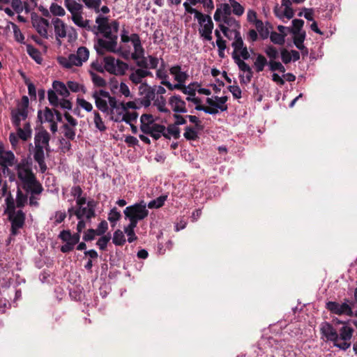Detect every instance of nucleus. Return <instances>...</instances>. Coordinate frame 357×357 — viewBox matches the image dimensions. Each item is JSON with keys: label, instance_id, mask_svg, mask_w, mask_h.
<instances>
[{"label": "nucleus", "instance_id": "f257e3e1", "mask_svg": "<svg viewBox=\"0 0 357 357\" xmlns=\"http://www.w3.org/2000/svg\"><path fill=\"white\" fill-rule=\"evenodd\" d=\"M19 180L21 183L22 188L25 192L30 194L28 197L29 204L31 206L38 207L39 203L36 195H40L44 188L40 181L37 179L36 174L33 171L24 170L19 172Z\"/></svg>", "mask_w": 357, "mask_h": 357}, {"label": "nucleus", "instance_id": "f03ea898", "mask_svg": "<svg viewBox=\"0 0 357 357\" xmlns=\"http://www.w3.org/2000/svg\"><path fill=\"white\" fill-rule=\"evenodd\" d=\"M6 208L5 213L8 215V220L11 222V234L14 236L18 234V230L23 227L25 222L26 215L22 210L16 211L15 199L9 192L5 199Z\"/></svg>", "mask_w": 357, "mask_h": 357}, {"label": "nucleus", "instance_id": "7ed1b4c3", "mask_svg": "<svg viewBox=\"0 0 357 357\" xmlns=\"http://www.w3.org/2000/svg\"><path fill=\"white\" fill-rule=\"evenodd\" d=\"M31 162H29L27 158H22L18 162L17 158L11 151L7 152L1 153L0 155V167L1 170L15 167V169L17 172V176L19 178V172L24 170L33 171L31 167Z\"/></svg>", "mask_w": 357, "mask_h": 357}, {"label": "nucleus", "instance_id": "20e7f679", "mask_svg": "<svg viewBox=\"0 0 357 357\" xmlns=\"http://www.w3.org/2000/svg\"><path fill=\"white\" fill-rule=\"evenodd\" d=\"M29 100L27 96H24L21 102L17 104V108L10 111V119L14 126H21V121L26 120L28 116V107Z\"/></svg>", "mask_w": 357, "mask_h": 357}, {"label": "nucleus", "instance_id": "39448f33", "mask_svg": "<svg viewBox=\"0 0 357 357\" xmlns=\"http://www.w3.org/2000/svg\"><path fill=\"white\" fill-rule=\"evenodd\" d=\"M126 219H136L142 220L149 215L146 204L144 201L127 206L124 211Z\"/></svg>", "mask_w": 357, "mask_h": 357}, {"label": "nucleus", "instance_id": "423d86ee", "mask_svg": "<svg viewBox=\"0 0 357 357\" xmlns=\"http://www.w3.org/2000/svg\"><path fill=\"white\" fill-rule=\"evenodd\" d=\"M59 238L66 243L61 247V252L63 253H68L73 250L75 245L79 242L80 236L78 234H71L70 230H62Z\"/></svg>", "mask_w": 357, "mask_h": 357}, {"label": "nucleus", "instance_id": "0eeeda50", "mask_svg": "<svg viewBox=\"0 0 357 357\" xmlns=\"http://www.w3.org/2000/svg\"><path fill=\"white\" fill-rule=\"evenodd\" d=\"M117 41L105 40L98 38L95 42L94 48L97 54L100 56L105 54V52H119L120 50H116Z\"/></svg>", "mask_w": 357, "mask_h": 357}, {"label": "nucleus", "instance_id": "6e6552de", "mask_svg": "<svg viewBox=\"0 0 357 357\" xmlns=\"http://www.w3.org/2000/svg\"><path fill=\"white\" fill-rule=\"evenodd\" d=\"M232 59L236 64L238 66L239 70L243 73H246L245 77L243 75H240V82L241 84H248L251 82L253 77V71L250 66L246 63L243 60L240 59L238 54H232Z\"/></svg>", "mask_w": 357, "mask_h": 357}, {"label": "nucleus", "instance_id": "1a4fd4ad", "mask_svg": "<svg viewBox=\"0 0 357 357\" xmlns=\"http://www.w3.org/2000/svg\"><path fill=\"white\" fill-rule=\"evenodd\" d=\"M354 329L351 327L344 326L340 329L339 340H342V342L337 341L335 344V347L346 351L351 347L350 340L353 336Z\"/></svg>", "mask_w": 357, "mask_h": 357}, {"label": "nucleus", "instance_id": "9d476101", "mask_svg": "<svg viewBox=\"0 0 357 357\" xmlns=\"http://www.w3.org/2000/svg\"><path fill=\"white\" fill-rule=\"evenodd\" d=\"M326 308L331 313L335 314H346L349 317H352L354 315L351 307L347 303L340 304L335 301H328L326 303Z\"/></svg>", "mask_w": 357, "mask_h": 357}, {"label": "nucleus", "instance_id": "9b49d317", "mask_svg": "<svg viewBox=\"0 0 357 357\" xmlns=\"http://www.w3.org/2000/svg\"><path fill=\"white\" fill-rule=\"evenodd\" d=\"M321 334L326 338L327 341H331L335 344L339 341V335L336 330L333 328L332 324L327 321L323 322L320 326Z\"/></svg>", "mask_w": 357, "mask_h": 357}, {"label": "nucleus", "instance_id": "f8f14e48", "mask_svg": "<svg viewBox=\"0 0 357 357\" xmlns=\"http://www.w3.org/2000/svg\"><path fill=\"white\" fill-rule=\"evenodd\" d=\"M165 131H166V127L159 123L153 124L151 127L144 126L142 128V132L144 134L150 135L155 140L159 139Z\"/></svg>", "mask_w": 357, "mask_h": 357}, {"label": "nucleus", "instance_id": "ddd939ff", "mask_svg": "<svg viewBox=\"0 0 357 357\" xmlns=\"http://www.w3.org/2000/svg\"><path fill=\"white\" fill-rule=\"evenodd\" d=\"M33 158L35 161L38 164L41 173H45L47 169V167L45 160V152L43 145H35Z\"/></svg>", "mask_w": 357, "mask_h": 357}, {"label": "nucleus", "instance_id": "4468645a", "mask_svg": "<svg viewBox=\"0 0 357 357\" xmlns=\"http://www.w3.org/2000/svg\"><path fill=\"white\" fill-rule=\"evenodd\" d=\"M169 104L175 113H186L188 112L186 103L179 95L170 97Z\"/></svg>", "mask_w": 357, "mask_h": 357}, {"label": "nucleus", "instance_id": "2eb2a0df", "mask_svg": "<svg viewBox=\"0 0 357 357\" xmlns=\"http://www.w3.org/2000/svg\"><path fill=\"white\" fill-rule=\"evenodd\" d=\"M132 45L134 47V52L130 55L132 59L137 61L144 55V49L142 45L139 36L137 33H132Z\"/></svg>", "mask_w": 357, "mask_h": 357}, {"label": "nucleus", "instance_id": "dca6fc26", "mask_svg": "<svg viewBox=\"0 0 357 357\" xmlns=\"http://www.w3.org/2000/svg\"><path fill=\"white\" fill-rule=\"evenodd\" d=\"M52 24L54 25L56 40L58 43L61 45V41L59 40V38H63L67 36L66 25L59 18L53 19Z\"/></svg>", "mask_w": 357, "mask_h": 357}, {"label": "nucleus", "instance_id": "f3484780", "mask_svg": "<svg viewBox=\"0 0 357 357\" xmlns=\"http://www.w3.org/2000/svg\"><path fill=\"white\" fill-rule=\"evenodd\" d=\"M21 185H17L16 192V200L15 201V208H22L25 206L28 202V193H24Z\"/></svg>", "mask_w": 357, "mask_h": 357}, {"label": "nucleus", "instance_id": "a211bd4d", "mask_svg": "<svg viewBox=\"0 0 357 357\" xmlns=\"http://www.w3.org/2000/svg\"><path fill=\"white\" fill-rule=\"evenodd\" d=\"M171 75H174V79L178 82H185L188 77L186 73L181 71V66L176 65L169 69Z\"/></svg>", "mask_w": 357, "mask_h": 357}, {"label": "nucleus", "instance_id": "6ab92c4d", "mask_svg": "<svg viewBox=\"0 0 357 357\" xmlns=\"http://www.w3.org/2000/svg\"><path fill=\"white\" fill-rule=\"evenodd\" d=\"M52 87L54 91L59 93L63 98H67L70 96L67 84L66 85L63 82L60 81H54L52 83Z\"/></svg>", "mask_w": 357, "mask_h": 357}, {"label": "nucleus", "instance_id": "aec40b11", "mask_svg": "<svg viewBox=\"0 0 357 357\" xmlns=\"http://www.w3.org/2000/svg\"><path fill=\"white\" fill-rule=\"evenodd\" d=\"M64 3L65 6L72 14V16H73V15L82 13V5L76 2L75 0H65Z\"/></svg>", "mask_w": 357, "mask_h": 357}, {"label": "nucleus", "instance_id": "412c9836", "mask_svg": "<svg viewBox=\"0 0 357 357\" xmlns=\"http://www.w3.org/2000/svg\"><path fill=\"white\" fill-rule=\"evenodd\" d=\"M72 20L78 26L84 28L87 31H93L92 27L89 25V20H84L82 13H77L72 16Z\"/></svg>", "mask_w": 357, "mask_h": 357}, {"label": "nucleus", "instance_id": "4be33fe9", "mask_svg": "<svg viewBox=\"0 0 357 357\" xmlns=\"http://www.w3.org/2000/svg\"><path fill=\"white\" fill-rule=\"evenodd\" d=\"M96 23L98 24V26H93V27H92L93 31L94 29H97L98 32L100 33L111 29L107 17H102L101 15L98 16L96 19Z\"/></svg>", "mask_w": 357, "mask_h": 357}, {"label": "nucleus", "instance_id": "5701e85b", "mask_svg": "<svg viewBox=\"0 0 357 357\" xmlns=\"http://www.w3.org/2000/svg\"><path fill=\"white\" fill-rule=\"evenodd\" d=\"M50 135L48 132L45 130H43L38 133L36 134L34 137L35 145L41 144V145H47V143L50 142Z\"/></svg>", "mask_w": 357, "mask_h": 357}, {"label": "nucleus", "instance_id": "b1692460", "mask_svg": "<svg viewBox=\"0 0 357 357\" xmlns=\"http://www.w3.org/2000/svg\"><path fill=\"white\" fill-rule=\"evenodd\" d=\"M27 54L31 57L37 63L40 64L43 61L40 52L34 47L33 45H26Z\"/></svg>", "mask_w": 357, "mask_h": 357}, {"label": "nucleus", "instance_id": "393cba45", "mask_svg": "<svg viewBox=\"0 0 357 357\" xmlns=\"http://www.w3.org/2000/svg\"><path fill=\"white\" fill-rule=\"evenodd\" d=\"M116 60L112 56L104 57V68L110 74H115Z\"/></svg>", "mask_w": 357, "mask_h": 357}, {"label": "nucleus", "instance_id": "a878e982", "mask_svg": "<svg viewBox=\"0 0 357 357\" xmlns=\"http://www.w3.org/2000/svg\"><path fill=\"white\" fill-rule=\"evenodd\" d=\"M231 46L234 47L232 54H238L237 52L245 47L241 33L237 30L234 31V41L231 43Z\"/></svg>", "mask_w": 357, "mask_h": 357}, {"label": "nucleus", "instance_id": "bb28decb", "mask_svg": "<svg viewBox=\"0 0 357 357\" xmlns=\"http://www.w3.org/2000/svg\"><path fill=\"white\" fill-rule=\"evenodd\" d=\"M213 29V22L212 20H210L208 23H206L204 25L202 30L199 31L201 36L204 37L206 40L210 41L212 40V31Z\"/></svg>", "mask_w": 357, "mask_h": 357}, {"label": "nucleus", "instance_id": "cd10ccee", "mask_svg": "<svg viewBox=\"0 0 357 357\" xmlns=\"http://www.w3.org/2000/svg\"><path fill=\"white\" fill-rule=\"evenodd\" d=\"M266 65H268L266 58L264 55L259 54L254 62L256 71L257 73L262 72Z\"/></svg>", "mask_w": 357, "mask_h": 357}, {"label": "nucleus", "instance_id": "c85d7f7f", "mask_svg": "<svg viewBox=\"0 0 357 357\" xmlns=\"http://www.w3.org/2000/svg\"><path fill=\"white\" fill-rule=\"evenodd\" d=\"M92 97L95 99L96 107L102 112H106L108 110V105L105 100L98 96V91H95Z\"/></svg>", "mask_w": 357, "mask_h": 357}, {"label": "nucleus", "instance_id": "c756f323", "mask_svg": "<svg viewBox=\"0 0 357 357\" xmlns=\"http://www.w3.org/2000/svg\"><path fill=\"white\" fill-rule=\"evenodd\" d=\"M31 21L33 26L36 29L40 36L44 38H48L47 29L40 23H38V20L34 17L33 15L31 16Z\"/></svg>", "mask_w": 357, "mask_h": 357}, {"label": "nucleus", "instance_id": "7c9ffc66", "mask_svg": "<svg viewBox=\"0 0 357 357\" xmlns=\"http://www.w3.org/2000/svg\"><path fill=\"white\" fill-rule=\"evenodd\" d=\"M304 25V21L300 19H294L292 20V27L288 28L289 32L292 34H298L303 33L301 30Z\"/></svg>", "mask_w": 357, "mask_h": 357}, {"label": "nucleus", "instance_id": "2f4dec72", "mask_svg": "<svg viewBox=\"0 0 357 357\" xmlns=\"http://www.w3.org/2000/svg\"><path fill=\"white\" fill-rule=\"evenodd\" d=\"M294 35V43L295 46L300 50H303L305 49L303 43L305 40L306 33L305 31H303V33L298 34H293Z\"/></svg>", "mask_w": 357, "mask_h": 357}, {"label": "nucleus", "instance_id": "473e14b6", "mask_svg": "<svg viewBox=\"0 0 357 357\" xmlns=\"http://www.w3.org/2000/svg\"><path fill=\"white\" fill-rule=\"evenodd\" d=\"M126 240L123 232L121 229H116L113 234L112 242L115 245L122 246Z\"/></svg>", "mask_w": 357, "mask_h": 357}, {"label": "nucleus", "instance_id": "72a5a7b5", "mask_svg": "<svg viewBox=\"0 0 357 357\" xmlns=\"http://www.w3.org/2000/svg\"><path fill=\"white\" fill-rule=\"evenodd\" d=\"M138 114L136 112H126L122 116V118L119 117L116 119H114L115 122H121L125 121L126 123L130 124L131 122L135 121L137 119Z\"/></svg>", "mask_w": 357, "mask_h": 357}, {"label": "nucleus", "instance_id": "f704fd0d", "mask_svg": "<svg viewBox=\"0 0 357 357\" xmlns=\"http://www.w3.org/2000/svg\"><path fill=\"white\" fill-rule=\"evenodd\" d=\"M153 105L156 106L158 111L160 112L166 113L168 114H170V110L166 107V100L162 96L157 98V99L153 102Z\"/></svg>", "mask_w": 357, "mask_h": 357}, {"label": "nucleus", "instance_id": "c9c22d12", "mask_svg": "<svg viewBox=\"0 0 357 357\" xmlns=\"http://www.w3.org/2000/svg\"><path fill=\"white\" fill-rule=\"evenodd\" d=\"M287 33H278L275 31H272L270 34V39L274 44L282 45L285 43V38Z\"/></svg>", "mask_w": 357, "mask_h": 357}, {"label": "nucleus", "instance_id": "e433bc0d", "mask_svg": "<svg viewBox=\"0 0 357 357\" xmlns=\"http://www.w3.org/2000/svg\"><path fill=\"white\" fill-rule=\"evenodd\" d=\"M155 119L153 116L151 114H144L140 117V130L144 126L151 127L153 124H155Z\"/></svg>", "mask_w": 357, "mask_h": 357}, {"label": "nucleus", "instance_id": "4c0bfd02", "mask_svg": "<svg viewBox=\"0 0 357 357\" xmlns=\"http://www.w3.org/2000/svg\"><path fill=\"white\" fill-rule=\"evenodd\" d=\"M143 78H144V69L142 68L136 69L135 71L129 76L130 80L135 84H140Z\"/></svg>", "mask_w": 357, "mask_h": 357}, {"label": "nucleus", "instance_id": "58836bf2", "mask_svg": "<svg viewBox=\"0 0 357 357\" xmlns=\"http://www.w3.org/2000/svg\"><path fill=\"white\" fill-rule=\"evenodd\" d=\"M167 195H161L156 198L155 199L151 201L148 204L147 206L149 208H159L164 205L165 202L167 200Z\"/></svg>", "mask_w": 357, "mask_h": 357}, {"label": "nucleus", "instance_id": "ea45409f", "mask_svg": "<svg viewBox=\"0 0 357 357\" xmlns=\"http://www.w3.org/2000/svg\"><path fill=\"white\" fill-rule=\"evenodd\" d=\"M255 25L262 39H266L268 37L270 34L269 30L266 26L264 25V23L261 20L257 21L256 24Z\"/></svg>", "mask_w": 357, "mask_h": 357}, {"label": "nucleus", "instance_id": "a19ab883", "mask_svg": "<svg viewBox=\"0 0 357 357\" xmlns=\"http://www.w3.org/2000/svg\"><path fill=\"white\" fill-rule=\"evenodd\" d=\"M197 130L195 128L187 126L185 128L183 136L187 140H196L199 138Z\"/></svg>", "mask_w": 357, "mask_h": 357}, {"label": "nucleus", "instance_id": "79ce46f5", "mask_svg": "<svg viewBox=\"0 0 357 357\" xmlns=\"http://www.w3.org/2000/svg\"><path fill=\"white\" fill-rule=\"evenodd\" d=\"M121 218V214L120 211L117 210L116 207H114L112 208L108 213V220L112 223L115 224L117 221H119ZM114 225H112V227H114Z\"/></svg>", "mask_w": 357, "mask_h": 357}, {"label": "nucleus", "instance_id": "37998d69", "mask_svg": "<svg viewBox=\"0 0 357 357\" xmlns=\"http://www.w3.org/2000/svg\"><path fill=\"white\" fill-rule=\"evenodd\" d=\"M67 86L68 89V91H71L72 92L77 93L79 91L83 92L84 93H86V90L84 86L80 85L79 83L73 81H68L67 82Z\"/></svg>", "mask_w": 357, "mask_h": 357}, {"label": "nucleus", "instance_id": "c03bdc74", "mask_svg": "<svg viewBox=\"0 0 357 357\" xmlns=\"http://www.w3.org/2000/svg\"><path fill=\"white\" fill-rule=\"evenodd\" d=\"M93 115H94V123L96 126V128L98 129L100 131H105L107 128L105 126L104 122L102 121V119L98 111H93Z\"/></svg>", "mask_w": 357, "mask_h": 357}, {"label": "nucleus", "instance_id": "a18cd8bd", "mask_svg": "<svg viewBox=\"0 0 357 357\" xmlns=\"http://www.w3.org/2000/svg\"><path fill=\"white\" fill-rule=\"evenodd\" d=\"M128 69V65L119 60H116V71L115 74L116 75H123L126 73V71Z\"/></svg>", "mask_w": 357, "mask_h": 357}, {"label": "nucleus", "instance_id": "49530a36", "mask_svg": "<svg viewBox=\"0 0 357 357\" xmlns=\"http://www.w3.org/2000/svg\"><path fill=\"white\" fill-rule=\"evenodd\" d=\"M195 18L197 20L198 23L202 26H204L206 23H208L210 20H212L209 15H204L199 10L195 13Z\"/></svg>", "mask_w": 357, "mask_h": 357}, {"label": "nucleus", "instance_id": "de8ad7c7", "mask_svg": "<svg viewBox=\"0 0 357 357\" xmlns=\"http://www.w3.org/2000/svg\"><path fill=\"white\" fill-rule=\"evenodd\" d=\"M76 54L79 59H81L82 63H83V62L86 61L89 59V50L86 47L82 46L77 49Z\"/></svg>", "mask_w": 357, "mask_h": 357}, {"label": "nucleus", "instance_id": "09e8293b", "mask_svg": "<svg viewBox=\"0 0 357 357\" xmlns=\"http://www.w3.org/2000/svg\"><path fill=\"white\" fill-rule=\"evenodd\" d=\"M47 98H48L50 104L52 106L55 107L59 106V100L58 96L54 89L48 90Z\"/></svg>", "mask_w": 357, "mask_h": 357}, {"label": "nucleus", "instance_id": "8fccbe9b", "mask_svg": "<svg viewBox=\"0 0 357 357\" xmlns=\"http://www.w3.org/2000/svg\"><path fill=\"white\" fill-rule=\"evenodd\" d=\"M268 66L270 70L273 72L278 70L281 73H284L286 70L284 66L280 61L270 60L268 61Z\"/></svg>", "mask_w": 357, "mask_h": 357}, {"label": "nucleus", "instance_id": "3c124183", "mask_svg": "<svg viewBox=\"0 0 357 357\" xmlns=\"http://www.w3.org/2000/svg\"><path fill=\"white\" fill-rule=\"evenodd\" d=\"M110 239H111V236L109 234H107V235H104L102 237H100L98 240L96 245L98 246L100 250H106L107 243H109Z\"/></svg>", "mask_w": 357, "mask_h": 357}, {"label": "nucleus", "instance_id": "603ef678", "mask_svg": "<svg viewBox=\"0 0 357 357\" xmlns=\"http://www.w3.org/2000/svg\"><path fill=\"white\" fill-rule=\"evenodd\" d=\"M12 27L13 29L14 37L16 41L24 44V36L21 32L18 26L14 23H12Z\"/></svg>", "mask_w": 357, "mask_h": 357}, {"label": "nucleus", "instance_id": "864d4df0", "mask_svg": "<svg viewBox=\"0 0 357 357\" xmlns=\"http://www.w3.org/2000/svg\"><path fill=\"white\" fill-rule=\"evenodd\" d=\"M166 131L170 133L174 139H178L180 138L181 130L174 123L169 124L167 127H166Z\"/></svg>", "mask_w": 357, "mask_h": 357}, {"label": "nucleus", "instance_id": "5fc2aeb1", "mask_svg": "<svg viewBox=\"0 0 357 357\" xmlns=\"http://www.w3.org/2000/svg\"><path fill=\"white\" fill-rule=\"evenodd\" d=\"M265 53L270 60L275 61V59H278L279 56L278 50L272 45H269L266 48Z\"/></svg>", "mask_w": 357, "mask_h": 357}, {"label": "nucleus", "instance_id": "6e6d98bb", "mask_svg": "<svg viewBox=\"0 0 357 357\" xmlns=\"http://www.w3.org/2000/svg\"><path fill=\"white\" fill-rule=\"evenodd\" d=\"M229 3H231V6L233 8L232 12L238 15L241 16L244 13V8L236 1L235 0H229Z\"/></svg>", "mask_w": 357, "mask_h": 357}, {"label": "nucleus", "instance_id": "4d7b16f0", "mask_svg": "<svg viewBox=\"0 0 357 357\" xmlns=\"http://www.w3.org/2000/svg\"><path fill=\"white\" fill-rule=\"evenodd\" d=\"M50 12L56 16H63L66 13L65 10L59 5L53 3L50 8Z\"/></svg>", "mask_w": 357, "mask_h": 357}, {"label": "nucleus", "instance_id": "13d9d810", "mask_svg": "<svg viewBox=\"0 0 357 357\" xmlns=\"http://www.w3.org/2000/svg\"><path fill=\"white\" fill-rule=\"evenodd\" d=\"M62 128L64 129V136L70 139L73 140L75 137V131L73 128H72L68 124L65 123L63 125Z\"/></svg>", "mask_w": 357, "mask_h": 357}, {"label": "nucleus", "instance_id": "bf43d9fd", "mask_svg": "<svg viewBox=\"0 0 357 357\" xmlns=\"http://www.w3.org/2000/svg\"><path fill=\"white\" fill-rule=\"evenodd\" d=\"M92 77V81L94 84L99 87H105L107 85L106 81L100 76L96 75L94 73H91Z\"/></svg>", "mask_w": 357, "mask_h": 357}, {"label": "nucleus", "instance_id": "052dcab7", "mask_svg": "<svg viewBox=\"0 0 357 357\" xmlns=\"http://www.w3.org/2000/svg\"><path fill=\"white\" fill-rule=\"evenodd\" d=\"M218 109L215 107H206L204 105H197L195 109L199 111H204L205 113L209 114H216L218 113Z\"/></svg>", "mask_w": 357, "mask_h": 357}, {"label": "nucleus", "instance_id": "680f3d73", "mask_svg": "<svg viewBox=\"0 0 357 357\" xmlns=\"http://www.w3.org/2000/svg\"><path fill=\"white\" fill-rule=\"evenodd\" d=\"M186 118L188 119L191 123L195 124V128L197 129V130H202L204 129L202 121L196 116L186 115Z\"/></svg>", "mask_w": 357, "mask_h": 357}, {"label": "nucleus", "instance_id": "e2e57ef3", "mask_svg": "<svg viewBox=\"0 0 357 357\" xmlns=\"http://www.w3.org/2000/svg\"><path fill=\"white\" fill-rule=\"evenodd\" d=\"M108 229V223L106 220H102L98 225V227L95 231H96L97 236L103 235Z\"/></svg>", "mask_w": 357, "mask_h": 357}, {"label": "nucleus", "instance_id": "0e129e2a", "mask_svg": "<svg viewBox=\"0 0 357 357\" xmlns=\"http://www.w3.org/2000/svg\"><path fill=\"white\" fill-rule=\"evenodd\" d=\"M77 103L79 106L84 109L86 112H91L93 109L92 105L89 102L84 100V98H77Z\"/></svg>", "mask_w": 357, "mask_h": 357}, {"label": "nucleus", "instance_id": "69168bd1", "mask_svg": "<svg viewBox=\"0 0 357 357\" xmlns=\"http://www.w3.org/2000/svg\"><path fill=\"white\" fill-rule=\"evenodd\" d=\"M17 130V136L21 139L22 141H27L31 137V135L26 133L22 128L20 127V126H15Z\"/></svg>", "mask_w": 357, "mask_h": 357}, {"label": "nucleus", "instance_id": "338daca9", "mask_svg": "<svg viewBox=\"0 0 357 357\" xmlns=\"http://www.w3.org/2000/svg\"><path fill=\"white\" fill-rule=\"evenodd\" d=\"M43 114L45 121L52 122L54 121V109L52 110L49 107H46L44 109Z\"/></svg>", "mask_w": 357, "mask_h": 357}, {"label": "nucleus", "instance_id": "774afa93", "mask_svg": "<svg viewBox=\"0 0 357 357\" xmlns=\"http://www.w3.org/2000/svg\"><path fill=\"white\" fill-rule=\"evenodd\" d=\"M88 210L89 208L87 206L77 207L75 215L77 219L84 218L86 215Z\"/></svg>", "mask_w": 357, "mask_h": 357}]
</instances>
